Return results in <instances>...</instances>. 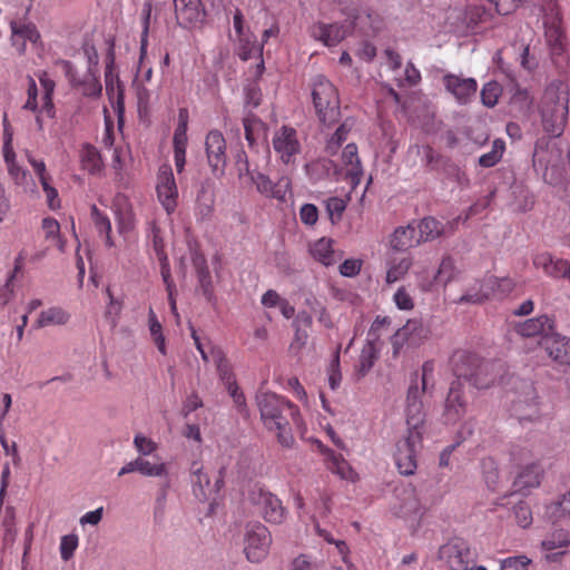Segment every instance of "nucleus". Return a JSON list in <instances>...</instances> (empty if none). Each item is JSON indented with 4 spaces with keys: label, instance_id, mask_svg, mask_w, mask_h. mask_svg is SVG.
I'll list each match as a JSON object with an SVG mask.
<instances>
[{
    "label": "nucleus",
    "instance_id": "1",
    "mask_svg": "<svg viewBox=\"0 0 570 570\" xmlns=\"http://www.w3.org/2000/svg\"><path fill=\"white\" fill-rule=\"evenodd\" d=\"M256 404L265 429L276 435L283 448H293L295 439L292 433V424L297 429H301L303 424L298 406L272 392L257 393Z\"/></svg>",
    "mask_w": 570,
    "mask_h": 570
},
{
    "label": "nucleus",
    "instance_id": "2",
    "mask_svg": "<svg viewBox=\"0 0 570 570\" xmlns=\"http://www.w3.org/2000/svg\"><path fill=\"white\" fill-rule=\"evenodd\" d=\"M569 114V87L563 81H552L543 92L540 105L546 132L559 137L564 131Z\"/></svg>",
    "mask_w": 570,
    "mask_h": 570
},
{
    "label": "nucleus",
    "instance_id": "3",
    "mask_svg": "<svg viewBox=\"0 0 570 570\" xmlns=\"http://www.w3.org/2000/svg\"><path fill=\"white\" fill-rule=\"evenodd\" d=\"M453 371L458 379H464L474 387L488 389L494 384L501 371V364L463 352L455 360Z\"/></svg>",
    "mask_w": 570,
    "mask_h": 570
},
{
    "label": "nucleus",
    "instance_id": "4",
    "mask_svg": "<svg viewBox=\"0 0 570 570\" xmlns=\"http://www.w3.org/2000/svg\"><path fill=\"white\" fill-rule=\"evenodd\" d=\"M434 364L431 361L425 362L422 365L421 385L419 384V375L414 374V379L411 380V384L406 394V432L422 431L425 422V412L422 401V396L426 391L428 380L433 375Z\"/></svg>",
    "mask_w": 570,
    "mask_h": 570
},
{
    "label": "nucleus",
    "instance_id": "5",
    "mask_svg": "<svg viewBox=\"0 0 570 570\" xmlns=\"http://www.w3.org/2000/svg\"><path fill=\"white\" fill-rule=\"evenodd\" d=\"M313 104L320 121L325 126H332L338 121L340 99L334 85L323 76L315 79L312 91Z\"/></svg>",
    "mask_w": 570,
    "mask_h": 570
},
{
    "label": "nucleus",
    "instance_id": "6",
    "mask_svg": "<svg viewBox=\"0 0 570 570\" xmlns=\"http://www.w3.org/2000/svg\"><path fill=\"white\" fill-rule=\"evenodd\" d=\"M422 431H412L406 432L396 441L393 458L402 475L414 474L417 468V454L422 449Z\"/></svg>",
    "mask_w": 570,
    "mask_h": 570
},
{
    "label": "nucleus",
    "instance_id": "7",
    "mask_svg": "<svg viewBox=\"0 0 570 570\" xmlns=\"http://www.w3.org/2000/svg\"><path fill=\"white\" fill-rule=\"evenodd\" d=\"M248 500L266 522L279 524L284 521L286 510L274 493L256 485L250 490Z\"/></svg>",
    "mask_w": 570,
    "mask_h": 570
},
{
    "label": "nucleus",
    "instance_id": "8",
    "mask_svg": "<svg viewBox=\"0 0 570 570\" xmlns=\"http://www.w3.org/2000/svg\"><path fill=\"white\" fill-rule=\"evenodd\" d=\"M272 537L261 522H249L245 527L244 552L249 562H259L268 553Z\"/></svg>",
    "mask_w": 570,
    "mask_h": 570
},
{
    "label": "nucleus",
    "instance_id": "9",
    "mask_svg": "<svg viewBox=\"0 0 570 570\" xmlns=\"http://www.w3.org/2000/svg\"><path fill=\"white\" fill-rule=\"evenodd\" d=\"M58 65L61 67L70 86L81 95L94 98L101 95L102 86L97 70L89 67L82 76H78L70 61L60 60L58 61Z\"/></svg>",
    "mask_w": 570,
    "mask_h": 570
},
{
    "label": "nucleus",
    "instance_id": "10",
    "mask_svg": "<svg viewBox=\"0 0 570 570\" xmlns=\"http://www.w3.org/2000/svg\"><path fill=\"white\" fill-rule=\"evenodd\" d=\"M439 558L445 561L451 570H471L475 556L465 540L455 538L440 548Z\"/></svg>",
    "mask_w": 570,
    "mask_h": 570
},
{
    "label": "nucleus",
    "instance_id": "11",
    "mask_svg": "<svg viewBox=\"0 0 570 570\" xmlns=\"http://www.w3.org/2000/svg\"><path fill=\"white\" fill-rule=\"evenodd\" d=\"M272 145L279 160L286 165L294 164L302 150L296 129L286 125L274 132Z\"/></svg>",
    "mask_w": 570,
    "mask_h": 570
},
{
    "label": "nucleus",
    "instance_id": "12",
    "mask_svg": "<svg viewBox=\"0 0 570 570\" xmlns=\"http://www.w3.org/2000/svg\"><path fill=\"white\" fill-rule=\"evenodd\" d=\"M156 193L159 203L168 215H171L178 204V188L170 165L159 167L156 179Z\"/></svg>",
    "mask_w": 570,
    "mask_h": 570
},
{
    "label": "nucleus",
    "instance_id": "13",
    "mask_svg": "<svg viewBox=\"0 0 570 570\" xmlns=\"http://www.w3.org/2000/svg\"><path fill=\"white\" fill-rule=\"evenodd\" d=\"M210 354L212 361L216 365V370L220 381L226 386L234 403L242 411V409L246 406V400L243 392L239 390L237 385L229 361L227 360L225 353L219 347L212 346Z\"/></svg>",
    "mask_w": 570,
    "mask_h": 570
},
{
    "label": "nucleus",
    "instance_id": "14",
    "mask_svg": "<svg viewBox=\"0 0 570 570\" xmlns=\"http://www.w3.org/2000/svg\"><path fill=\"white\" fill-rule=\"evenodd\" d=\"M514 286L513 279L509 277L498 278L495 276H489L483 281L480 292L462 295L458 303L480 304L490 297L501 298L511 293Z\"/></svg>",
    "mask_w": 570,
    "mask_h": 570
},
{
    "label": "nucleus",
    "instance_id": "15",
    "mask_svg": "<svg viewBox=\"0 0 570 570\" xmlns=\"http://www.w3.org/2000/svg\"><path fill=\"white\" fill-rule=\"evenodd\" d=\"M190 482L193 485L194 494L205 500L212 494H216L223 488L224 484V469H220L212 482L208 473L204 471V466L200 462H193L190 466Z\"/></svg>",
    "mask_w": 570,
    "mask_h": 570
},
{
    "label": "nucleus",
    "instance_id": "16",
    "mask_svg": "<svg viewBox=\"0 0 570 570\" xmlns=\"http://www.w3.org/2000/svg\"><path fill=\"white\" fill-rule=\"evenodd\" d=\"M512 415L520 422L535 421L540 417L538 394L531 383L522 384V393L512 401Z\"/></svg>",
    "mask_w": 570,
    "mask_h": 570
},
{
    "label": "nucleus",
    "instance_id": "17",
    "mask_svg": "<svg viewBox=\"0 0 570 570\" xmlns=\"http://www.w3.org/2000/svg\"><path fill=\"white\" fill-rule=\"evenodd\" d=\"M468 401L464 396L463 383L456 377L450 385L443 410V421L445 424H455L465 414Z\"/></svg>",
    "mask_w": 570,
    "mask_h": 570
},
{
    "label": "nucleus",
    "instance_id": "18",
    "mask_svg": "<svg viewBox=\"0 0 570 570\" xmlns=\"http://www.w3.org/2000/svg\"><path fill=\"white\" fill-rule=\"evenodd\" d=\"M205 148L213 173H224L227 163V147L224 135L217 129L210 130L205 139Z\"/></svg>",
    "mask_w": 570,
    "mask_h": 570
},
{
    "label": "nucleus",
    "instance_id": "19",
    "mask_svg": "<svg viewBox=\"0 0 570 570\" xmlns=\"http://www.w3.org/2000/svg\"><path fill=\"white\" fill-rule=\"evenodd\" d=\"M105 86L108 99L120 119L125 110L124 86L115 70L112 57L106 65Z\"/></svg>",
    "mask_w": 570,
    "mask_h": 570
},
{
    "label": "nucleus",
    "instance_id": "20",
    "mask_svg": "<svg viewBox=\"0 0 570 570\" xmlns=\"http://www.w3.org/2000/svg\"><path fill=\"white\" fill-rule=\"evenodd\" d=\"M443 83L460 104H468L476 94L478 82L474 78H464L458 75H445Z\"/></svg>",
    "mask_w": 570,
    "mask_h": 570
},
{
    "label": "nucleus",
    "instance_id": "21",
    "mask_svg": "<svg viewBox=\"0 0 570 570\" xmlns=\"http://www.w3.org/2000/svg\"><path fill=\"white\" fill-rule=\"evenodd\" d=\"M177 21L186 29L202 22L205 11L200 0H174Z\"/></svg>",
    "mask_w": 570,
    "mask_h": 570
},
{
    "label": "nucleus",
    "instance_id": "22",
    "mask_svg": "<svg viewBox=\"0 0 570 570\" xmlns=\"http://www.w3.org/2000/svg\"><path fill=\"white\" fill-rule=\"evenodd\" d=\"M250 180L259 194L277 200H285L291 187V180L287 177H282L277 183H273L262 173L250 174Z\"/></svg>",
    "mask_w": 570,
    "mask_h": 570
},
{
    "label": "nucleus",
    "instance_id": "23",
    "mask_svg": "<svg viewBox=\"0 0 570 570\" xmlns=\"http://www.w3.org/2000/svg\"><path fill=\"white\" fill-rule=\"evenodd\" d=\"M540 344L553 361L570 365V337L551 333V335H546L540 340Z\"/></svg>",
    "mask_w": 570,
    "mask_h": 570
},
{
    "label": "nucleus",
    "instance_id": "24",
    "mask_svg": "<svg viewBox=\"0 0 570 570\" xmlns=\"http://www.w3.org/2000/svg\"><path fill=\"white\" fill-rule=\"evenodd\" d=\"M533 266L542 269L543 273L552 278H566L570 271V262L563 258H556L550 253H539L532 259Z\"/></svg>",
    "mask_w": 570,
    "mask_h": 570
},
{
    "label": "nucleus",
    "instance_id": "25",
    "mask_svg": "<svg viewBox=\"0 0 570 570\" xmlns=\"http://www.w3.org/2000/svg\"><path fill=\"white\" fill-rule=\"evenodd\" d=\"M342 163L345 179H347L352 188H356L363 176L361 160L357 154V146L355 144H347L342 154Z\"/></svg>",
    "mask_w": 570,
    "mask_h": 570
},
{
    "label": "nucleus",
    "instance_id": "26",
    "mask_svg": "<svg viewBox=\"0 0 570 570\" xmlns=\"http://www.w3.org/2000/svg\"><path fill=\"white\" fill-rule=\"evenodd\" d=\"M519 335L523 337L541 336V340L546 335H551L554 332V322L547 315L529 318L522 323H519L515 327Z\"/></svg>",
    "mask_w": 570,
    "mask_h": 570
},
{
    "label": "nucleus",
    "instance_id": "27",
    "mask_svg": "<svg viewBox=\"0 0 570 570\" xmlns=\"http://www.w3.org/2000/svg\"><path fill=\"white\" fill-rule=\"evenodd\" d=\"M395 513L405 519H416L423 515L424 510L414 488L403 490L401 502L395 508Z\"/></svg>",
    "mask_w": 570,
    "mask_h": 570
},
{
    "label": "nucleus",
    "instance_id": "28",
    "mask_svg": "<svg viewBox=\"0 0 570 570\" xmlns=\"http://www.w3.org/2000/svg\"><path fill=\"white\" fill-rule=\"evenodd\" d=\"M334 240L331 238L322 237L314 243L309 244L308 252L311 256L324 266H332L338 259L340 255L333 248Z\"/></svg>",
    "mask_w": 570,
    "mask_h": 570
},
{
    "label": "nucleus",
    "instance_id": "29",
    "mask_svg": "<svg viewBox=\"0 0 570 570\" xmlns=\"http://www.w3.org/2000/svg\"><path fill=\"white\" fill-rule=\"evenodd\" d=\"M419 244L416 227L412 224L397 227L390 238V245L396 252H406Z\"/></svg>",
    "mask_w": 570,
    "mask_h": 570
},
{
    "label": "nucleus",
    "instance_id": "30",
    "mask_svg": "<svg viewBox=\"0 0 570 570\" xmlns=\"http://www.w3.org/2000/svg\"><path fill=\"white\" fill-rule=\"evenodd\" d=\"M544 36H562L561 17L554 0H541Z\"/></svg>",
    "mask_w": 570,
    "mask_h": 570
},
{
    "label": "nucleus",
    "instance_id": "31",
    "mask_svg": "<svg viewBox=\"0 0 570 570\" xmlns=\"http://www.w3.org/2000/svg\"><path fill=\"white\" fill-rule=\"evenodd\" d=\"M90 219L99 237L104 239L106 247H114L115 240L111 235V220L107 213L99 209L97 205L94 204L90 207Z\"/></svg>",
    "mask_w": 570,
    "mask_h": 570
},
{
    "label": "nucleus",
    "instance_id": "32",
    "mask_svg": "<svg viewBox=\"0 0 570 570\" xmlns=\"http://www.w3.org/2000/svg\"><path fill=\"white\" fill-rule=\"evenodd\" d=\"M245 139L249 147H255L259 141H264L267 135V127L257 116L248 114L243 118Z\"/></svg>",
    "mask_w": 570,
    "mask_h": 570
},
{
    "label": "nucleus",
    "instance_id": "33",
    "mask_svg": "<svg viewBox=\"0 0 570 570\" xmlns=\"http://www.w3.org/2000/svg\"><path fill=\"white\" fill-rule=\"evenodd\" d=\"M70 321V314L60 306H51L39 313L35 322L36 328H45L49 326H62Z\"/></svg>",
    "mask_w": 570,
    "mask_h": 570
},
{
    "label": "nucleus",
    "instance_id": "34",
    "mask_svg": "<svg viewBox=\"0 0 570 570\" xmlns=\"http://www.w3.org/2000/svg\"><path fill=\"white\" fill-rule=\"evenodd\" d=\"M238 56L243 60L249 59H259L258 63V72L262 73L264 70V61L262 60L263 56V41H258L257 38H238Z\"/></svg>",
    "mask_w": 570,
    "mask_h": 570
},
{
    "label": "nucleus",
    "instance_id": "35",
    "mask_svg": "<svg viewBox=\"0 0 570 570\" xmlns=\"http://www.w3.org/2000/svg\"><path fill=\"white\" fill-rule=\"evenodd\" d=\"M80 165L90 175L99 174L104 168L99 150L90 144H85L80 150Z\"/></svg>",
    "mask_w": 570,
    "mask_h": 570
},
{
    "label": "nucleus",
    "instance_id": "36",
    "mask_svg": "<svg viewBox=\"0 0 570 570\" xmlns=\"http://www.w3.org/2000/svg\"><path fill=\"white\" fill-rule=\"evenodd\" d=\"M542 479V469L540 464L532 463L527 465L517 476L515 487L519 490L532 489L540 485Z\"/></svg>",
    "mask_w": 570,
    "mask_h": 570
},
{
    "label": "nucleus",
    "instance_id": "37",
    "mask_svg": "<svg viewBox=\"0 0 570 570\" xmlns=\"http://www.w3.org/2000/svg\"><path fill=\"white\" fill-rule=\"evenodd\" d=\"M417 239L421 243L433 240L443 234V225L434 217H424L417 224Z\"/></svg>",
    "mask_w": 570,
    "mask_h": 570
},
{
    "label": "nucleus",
    "instance_id": "38",
    "mask_svg": "<svg viewBox=\"0 0 570 570\" xmlns=\"http://www.w3.org/2000/svg\"><path fill=\"white\" fill-rule=\"evenodd\" d=\"M413 264L412 257L406 256L402 258H394L389 263L385 281L387 284H393L402 279L410 271Z\"/></svg>",
    "mask_w": 570,
    "mask_h": 570
},
{
    "label": "nucleus",
    "instance_id": "39",
    "mask_svg": "<svg viewBox=\"0 0 570 570\" xmlns=\"http://www.w3.org/2000/svg\"><path fill=\"white\" fill-rule=\"evenodd\" d=\"M137 472L144 476L168 478V468L165 462H150L144 456H137Z\"/></svg>",
    "mask_w": 570,
    "mask_h": 570
},
{
    "label": "nucleus",
    "instance_id": "40",
    "mask_svg": "<svg viewBox=\"0 0 570 570\" xmlns=\"http://www.w3.org/2000/svg\"><path fill=\"white\" fill-rule=\"evenodd\" d=\"M377 360V350L375 347L374 341L368 340L367 343L363 346L357 364V373L361 376H365L370 370L373 367L375 361Z\"/></svg>",
    "mask_w": 570,
    "mask_h": 570
},
{
    "label": "nucleus",
    "instance_id": "41",
    "mask_svg": "<svg viewBox=\"0 0 570 570\" xmlns=\"http://www.w3.org/2000/svg\"><path fill=\"white\" fill-rule=\"evenodd\" d=\"M327 468L332 473L337 474L341 479L354 480L353 469L341 454L331 452L327 460Z\"/></svg>",
    "mask_w": 570,
    "mask_h": 570
},
{
    "label": "nucleus",
    "instance_id": "42",
    "mask_svg": "<svg viewBox=\"0 0 570 570\" xmlns=\"http://www.w3.org/2000/svg\"><path fill=\"white\" fill-rule=\"evenodd\" d=\"M39 81L45 90L43 96H42L41 111H46L49 117H52L53 116L52 95L55 91L56 83L48 76V73L46 71H42L39 75Z\"/></svg>",
    "mask_w": 570,
    "mask_h": 570
},
{
    "label": "nucleus",
    "instance_id": "43",
    "mask_svg": "<svg viewBox=\"0 0 570 570\" xmlns=\"http://www.w3.org/2000/svg\"><path fill=\"white\" fill-rule=\"evenodd\" d=\"M352 126L353 122L348 119H346L338 126V128L335 130V132L332 135V137L327 140L326 144V151L330 155H335L338 151L341 145L347 139Z\"/></svg>",
    "mask_w": 570,
    "mask_h": 570
},
{
    "label": "nucleus",
    "instance_id": "44",
    "mask_svg": "<svg viewBox=\"0 0 570 570\" xmlns=\"http://www.w3.org/2000/svg\"><path fill=\"white\" fill-rule=\"evenodd\" d=\"M187 122H188L187 111L181 109L179 111V121L174 131V137H173L174 150H185L186 151L187 142H188Z\"/></svg>",
    "mask_w": 570,
    "mask_h": 570
},
{
    "label": "nucleus",
    "instance_id": "45",
    "mask_svg": "<svg viewBox=\"0 0 570 570\" xmlns=\"http://www.w3.org/2000/svg\"><path fill=\"white\" fill-rule=\"evenodd\" d=\"M505 150V142L502 139H495L489 153L480 156L479 165L484 168H490L497 165Z\"/></svg>",
    "mask_w": 570,
    "mask_h": 570
},
{
    "label": "nucleus",
    "instance_id": "46",
    "mask_svg": "<svg viewBox=\"0 0 570 570\" xmlns=\"http://www.w3.org/2000/svg\"><path fill=\"white\" fill-rule=\"evenodd\" d=\"M214 209V199L213 197L205 190L202 189L197 196L195 215L198 219L205 220L212 216Z\"/></svg>",
    "mask_w": 570,
    "mask_h": 570
},
{
    "label": "nucleus",
    "instance_id": "47",
    "mask_svg": "<svg viewBox=\"0 0 570 570\" xmlns=\"http://www.w3.org/2000/svg\"><path fill=\"white\" fill-rule=\"evenodd\" d=\"M491 19V9H485L483 6L470 7L465 13V20L469 27L487 23Z\"/></svg>",
    "mask_w": 570,
    "mask_h": 570
},
{
    "label": "nucleus",
    "instance_id": "48",
    "mask_svg": "<svg viewBox=\"0 0 570 570\" xmlns=\"http://www.w3.org/2000/svg\"><path fill=\"white\" fill-rule=\"evenodd\" d=\"M502 88L497 81L487 82L481 90V100L487 107H494L501 96Z\"/></svg>",
    "mask_w": 570,
    "mask_h": 570
},
{
    "label": "nucleus",
    "instance_id": "49",
    "mask_svg": "<svg viewBox=\"0 0 570 570\" xmlns=\"http://www.w3.org/2000/svg\"><path fill=\"white\" fill-rule=\"evenodd\" d=\"M456 269L454 266V261L451 257H444L441 261L439 269L435 275V281L438 283L448 284L455 278Z\"/></svg>",
    "mask_w": 570,
    "mask_h": 570
},
{
    "label": "nucleus",
    "instance_id": "50",
    "mask_svg": "<svg viewBox=\"0 0 570 570\" xmlns=\"http://www.w3.org/2000/svg\"><path fill=\"white\" fill-rule=\"evenodd\" d=\"M570 543L569 534L564 530H558L541 542L543 550L551 551L558 548H566Z\"/></svg>",
    "mask_w": 570,
    "mask_h": 570
},
{
    "label": "nucleus",
    "instance_id": "51",
    "mask_svg": "<svg viewBox=\"0 0 570 570\" xmlns=\"http://www.w3.org/2000/svg\"><path fill=\"white\" fill-rule=\"evenodd\" d=\"M483 475L489 489L494 491L499 482V472L492 458H485L481 462Z\"/></svg>",
    "mask_w": 570,
    "mask_h": 570
},
{
    "label": "nucleus",
    "instance_id": "52",
    "mask_svg": "<svg viewBox=\"0 0 570 570\" xmlns=\"http://www.w3.org/2000/svg\"><path fill=\"white\" fill-rule=\"evenodd\" d=\"M394 80L399 87L414 86L421 80V73L413 63L409 62L404 69L403 76L401 73L395 75Z\"/></svg>",
    "mask_w": 570,
    "mask_h": 570
},
{
    "label": "nucleus",
    "instance_id": "53",
    "mask_svg": "<svg viewBox=\"0 0 570 570\" xmlns=\"http://www.w3.org/2000/svg\"><path fill=\"white\" fill-rule=\"evenodd\" d=\"M530 563L527 556L509 557L500 561V570H528Z\"/></svg>",
    "mask_w": 570,
    "mask_h": 570
},
{
    "label": "nucleus",
    "instance_id": "54",
    "mask_svg": "<svg viewBox=\"0 0 570 570\" xmlns=\"http://www.w3.org/2000/svg\"><path fill=\"white\" fill-rule=\"evenodd\" d=\"M79 539L76 534L63 535L60 540V556L61 559L68 561L72 558L76 549L78 548Z\"/></svg>",
    "mask_w": 570,
    "mask_h": 570
},
{
    "label": "nucleus",
    "instance_id": "55",
    "mask_svg": "<svg viewBox=\"0 0 570 570\" xmlns=\"http://www.w3.org/2000/svg\"><path fill=\"white\" fill-rule=\"evenodd\" d=\"M513 514L517 523L521 528H528L531 525L532 512L530 507L525 502L521 501L517 505H514Z\"/></svg>",
    "mask_w": 570,
    "mask_h": 570
},
{
    "label": "nucleus",
    "instance_id": "56",
    "mask_svg": "<svg viewBox=\"0 0 570 570\" xmlns=\"http://www.w3.org/2000/svg\"><path fill=\"white\" fill-rule=\"evenodd\" d=\"M346 208V203L340 197H331L326 200V210L333 224L338 222Z\"/></svg>",
    "mask_w": 570,
    "mask_h": 570
},
{
    "label": "nucleus",
    "instance_id": "57",
    "mask_svg": "<svg viewBox=\"0 0 570 570\" xmlns=\"http://www.w3.org/2000/svg\"><path fill=\"white\" fill-rule=\"evenodd\" d=\"M134 445L137 452L140 454L139 456H147L154 453L157 450V443L151 439L146 438L145 435L138 433L134 438Z\"/></svg>",
    "mask_w": 570,
    "mask_h": 570
},
{
    "label": "nucleus",
    "instance_id": "58",
    "mask_svg": "<svg viewBox=\"0 0 570 570\" xmlns=\"http://www.w3.org/2000/svg\"><path fill=\"white\" fill-rule=\"evenodd\" d=\"M562 40H563V38H550V41H549V47H550L552 59H553L554 63L560 68H562L563 63L567 62V57L563 55L564 53V43Z\"/></svg>",
    "mask_w": 570,
    "mask_h": 570
},
{
    "label": "nucleus",
    "instance_id": "59",
    "mask_svg": "<svg viewBox=\"0 0 570 570\" xmlns=\"http://www.w3.org/2000/svg\"><path fill=\"white\" fill-rule=\"evenodd\" d=\"M37 98H38L37 83L33 80V78L29 77L28 78V89H27V100L22 108L24 110H29L32 112H37V111L42 112L41 109L40 110L38 109Z\"/></svg>",
    "mask_w": 570,
    "mask_h": 570
},
{
    "label": "nucleus",
    "instance_id": "60",
    "mask_svg": "<svg viewBox=\"0 0 570 570\" xmlns=\"http://www.w3.org/2000/svg\"><path fill=\"white\" fill-rule=\"evenodd\" d=\"M151 13L153 4L150 1H146L142 4L140 12V24L142 28L141 36H148L150 32H156V29L151 27Z\"/></svg>",
    "mask_w": 570,
    "mask_h": 570
},
{
    "label": "nucleus",
    "instance_id": "61",
    "mask_svg": "<svg viewBox=\"0 0 570 570\" xmlns=\"http://www.w3.org/2000/svg\"><path fill=\"white\" fill-rule=\"evenodd\" d=\"M41 187L46 194L49 208L53 210L60 208L61 202L58 195V190L51 185V180L42 181Z\"/></svg>",
    "mask_w": 570,
    "mask_h": 570
},
{
    "label": "nucleus",
    "instance_id": "62",
    "mask_svg": "<svg viewBox=\"0 0 570 570\" xmlns=\"http://www.w3.org/2000/svg\"><path fill=\"white\" fill-rule=\"evenodd\" d=\"M393 301L397 308L402 311H411L414 307V302L411 295L406 292V289L403 286L395 292Z\"/></svg>",
    "mask_w": 570,
    "mask_h": 570
},
{
    "label": "nucleus",
    "instance_id": "63",
    "mask_svg": "<svg viewBox=\"0 0 570 570\" xmlns=\"http://www.w3.org/2000/svg\"><path fill=\"white\" fill-rule=\"evenodd\" d=\"M299 218L305 225H315L318 219L317 207L313 204H304L299 209Z\"/></svg>",
    "mask_w": 570,
    "mask_h": 570
},
{
    "label": "nucleus",
    "instance_id": "64",
    "mask_svg": "<svg viewBox=\"0 0 570 570\" xmlns=\"http://www.w3.org/2000/svg\"><path fill=\"white\" fill-rule=\"evenodd\" d=\"M292 570H322V564L312 561L306 554H301L293 560Z\"/></svg>",
    "mask_w": 570,
    "mask_h": 570
}]
</instances>
